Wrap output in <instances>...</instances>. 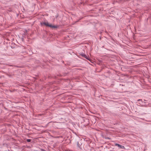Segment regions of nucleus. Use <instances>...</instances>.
<instances>
[{
  "instance_id": "f257e3e1",
  "label": "nucleus",
  "mask_w": 151,
  "mask_h": 151,
  "mask_svg": "<svg viewBox=\"0 0 151 151\" xmlns=\"http://www.w3.org/2000/svg\"><path fill=\"white\" fill-rule=\"evenodd\" d=\"M41 25L42 26L44 25L46 26L47 27H49L51 28H56L57 26H53L51 24H49L48 22H41Z\"/></svg>"
},
{
  "instance_id": "f03ea898",
  "label": "nucleus",
  "mask_w": 151,
  "mask_h": 151,
  "mask_svg": "<svg viewBox=\"0 0 151 151\" xmlns=\"http://www.w3.org/2000/svg\"><path fill=\"white\" fill-rule=\"evenodd\" d=\"M115 145L116 146L118 147L119 148H122L123 149H124L125 148V147L124 146H122L119 144L116 143L115 144Z\"/></svg>"
},
{
  "instance_id": "7ed1b4c3",
  "label": "nucleus",
  "mask_w": 151,
  "mask_h": 151,
  "mask_svg": "<svg viewBox=\"0 0 151 151\" xmlns=\"http://www.w3.org/2000/svg\"><path fill=\"white\" fill-rule=\"evenodd\" d=\"M82 56L84 58H86L87 59H88V57L85 54H82Z\"/></svg>"
},
{
  "instance_id": "20e7f679",
  "label": "nucleus",
  "mask_w": 151,
  "mask_h": 151,
  "mask_svg": "<svg viewBox=\"0 0 151 151\" xmlns=\"http://www.w3.org/2000/svg\"><path fill=\"white\" fill-rule=\"evenodd\" d=\"M27 142H30L31 141V139H28L27 140Z\"/></svg>"
},
{
  "instance_id": "39448f33",
  "label": "nucleus",
  "mask_w": 151,
  "mask_h": 151,
  "mask_svg": "<svg viewBox=\"0 0 151 151\" xmlns=\"http://www.w3.org/2000/svg\"><path fill=\"white\" fill-rule=\"evenodd\" d=\"M40 150L41 151H46V150L42 149H41Z\"/></svg>"
}]
</instances>
